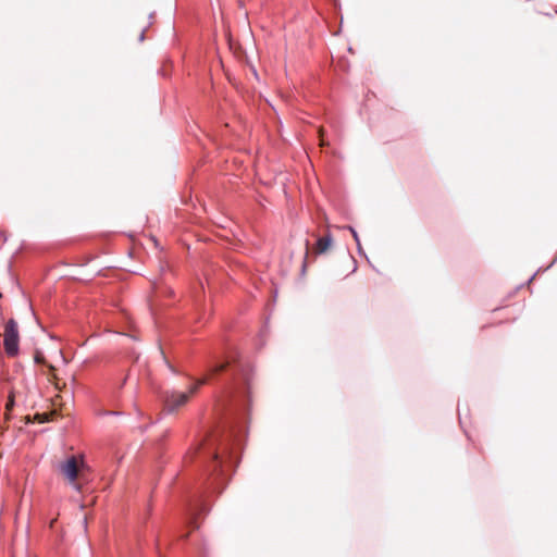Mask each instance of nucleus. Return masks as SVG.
<instances>
[{"instance_id": "obj_1", "label": "nucleus", "mask_w": 557, "mask_h": 557, "mask_svg": "<svg viewBox=\"0 0 557 557\" xmlns=\"http://www.w3.org/2000/svg\"><path fill=\"white\" fill-rule=\"evenodd\" d=\"M59 470L64 479L76 491H81V480H86V474L89 472V467L85 461L82 454L72 455L59 465Z\"/></svg>"}, {"instance_id": "obj_2", "label": "nucleus", "mask_w": 557, "mask_h": 557, "mask_svg": "<svg viewBox=\"0 0 557 557\" xmlns=\"http://www.w3.org/2000/svg\"><path fill=\"white\" fill-rule=\"evenodd\" d=\"M207 382V379H199L191 384L186 392L171 391L166 392L164 396L165 408L170 411H174L184 405L198 392V389Z\"/></svg>"}, {"instance_id": "obj_3", "label": "nucleus", "mask_w": 557, "mask_h": 557, "mask_svg": "<svg viewBox=\"0 0 557 557\" xmlns=\"http://www.w3.org/2000/svg\"><path fill=\"white\" fill-rule=\"evenodd\" d=\"M239 454L240 448H232L230 451H224L221 456L210 451L209 455L212 456L211 465H212V471L213 472H224L227 469H231L233 467H238L239 465Z\"/></svg>"}, {"instance_id": "obj_4", "label": "nucleus", "mask_w": 557, "mask_h": 557, "mask_svg": "<svg viewBox=\"0 0 557 557\" xmlns=\"http://www.w3.org/2000/svg\"><path fill=\"white\" fill-rule=\"evenodd\" d=\"M20 334L18 326L14 319H10L4 325L3 347L9 357H15L18 354Z\"/></svg>"}, {"instance_id": "obj_5", "label": "nucleus", "mask_w": 557, "mask_h": 557, "mask_svg": "<svg viewBox=\"0 0 557 557\" xmlns=\"http://www.w3.org/2000/svg\"><path fill=\"white\" fill-rule=\"evenodd\" d=\"M332 242L333 237L331 233H327L326 235L319 237L315 243V252L319 255L325 252L332 245Z\"/></svg>"}, {"instance_id": "obj_6", "label": "nucleus", "mask_w": 557, "mask_h": 557, "mask_svg": "<svg viewBox=\"0 0 557 557\" xmlns=\"http://www.w3.org/2000/svg\"><path fill=\"white\" fill-rule=\"evenodd\" d=\"M248 363L246 362V381H248ZM248 405H249V395H248V382H246V413L248 412Z\"/></svg>"}, {"instance_id": "obj_7", "label": "nucleus", "mask_w": 557, "mask_h": 557, "mask_svg": "<svg viewBox=\"0 0 557 557\" xmlns=\"http://www.w3.org/2000/svg\"><path fill=\"white\" fill-rule=\"evenodd\" d=\"M308 247H309V242L306 240V253H305V259H307L308 257ZM306 269H307V261L304 260L302 262V265H301V273L304 274L306 272Z\"/></svg>"}, {"instance_id": "obj_8", "label": "nucleus", "mask_w": 557, "mask_h": 557, "mask_svg": "<svg viewBox=\"0 0 557 557\" xmlns=\"http://www.w3.org/2000/svg\"><path fill=\"white\" fill-rule=\"evenodd\" d=\"M347 228L351 232L352 237H354L356 244L359 245L360 239H359V236H358V233L356 232V230L354 227H351V226H347Z\"/></svg>"}, {"instance_id": "obj_9", "label": "nucleus", "mask_w": 557, "mask_h": 557, "mask_svg": "<svg viewBox=\"0 0 557 557\" xmlns=\"http://www.w3.org/2000/svg\"><path fill=\"white\" fill-rule=\"evenodd\" d=\"M224 368H225V364H224V363H221V364L214 366V367L211 369V372H212V373H218V372L222 371Z\"/></svg>"}, {"instance_id": "obj_10", "label": "nucleus", "mask_w": 557, "mask_h": 557, "mask_svg": "<svg viewBox=\"0 0 557 557\" xmlns=\"http://www.w3.org/2000/svg\"><path fill=\"white\" fill-rule=\"evenodd\" d=\"M249 67H250L251 73L253 74V76H255L256 78H258V73H257L256 67H255L253 65H249Z\"/></svg>"}, {"instance_id": "obj_11", "label": "nucleus", "mask_w": 557, "mask_h": 557, "mask_svg": "<svg viewBox=\"0 0 557 557\" xmlns=\"http://www.w3.org/2000/svg\"><path fill=\"white\" fill-rule=\"evenodd\" d=\"M357 248H358V252L360 255H363V250H362V247H361V244L359 243V245H357Z\"/></svg>"}, {"instance_id": "obj_12", "label": "nucleus", "mask_w": 557, "mask_h": 557, "mask_svg": "<svg viewBox=\"0 0 557 557\" xmlns=\"http://www.w3.org/2000/svg\"><path fill=\"white\" fill-rule=\"evenodd\" d=\"M145 39V30H141L139 35V40L143 41Z\"/></svg>"}, {"instance_id": "obj_13", "label": "nucleus", "mask_w": 557, "mask_h": 557, "mask_svg": "<svg viewBox=\"0 0 557 557\" xmlns=\"http://www.w3.org/2000/svg\"><path fill=\"white\" fill-rule=\"evenodd\" d=\"M557 261V256L554 258L553 262L549 264L552 267Z\"/></svg>"}, {"instance_id": "obj_14", "label": "nucleus", "mask_w": 557, "mask_h": 557, "mask_svg": "<svg viewBox=\"0 0 557 557\" xmlns=\"http://www.w3.org/2000/svg\"><path fill=\"white\" fill-rule=\"evenodd\" d=\"M557 261V256L554 258L553 262L549 264L552 267Z\"/></svg>"}, {"instance_id": "obj_15", "label": "nucleus", "mask_w": 557, "mask_h": 557, "mask_svg": "<svg viewBox=\"0 0 557 557\" xmlns=\"http://www.w3.org/2000/svg\"><path fill=\"white\" fill-rule=\"evenodd\" d=\"M320 136H321V143H322V145H324V138H323V135L321 134Z\"/></svg>"}, {"instance_id": "obj_16", "label": "nucleus", "mask_w": 557, "mask_h": 557, "mask_svg": "<svg viewBox=\"0 0 557 557\" xmlns=\"http://www.w3.org/2000/svg\"><path fill=\"white\" fill-rule=\"evenodd\" d=\"M35 360H36L37 362H39V361H40V357H39V356H36Z\"/></svg>"}]
</instances>
